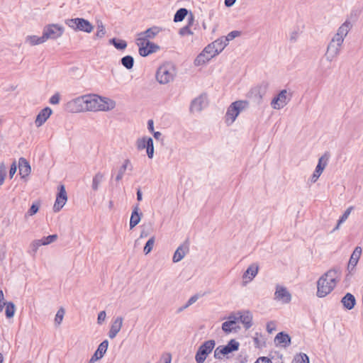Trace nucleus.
Masks as SVG:
<instances>
[{"label":"nucleus","instance_id":"nucleus-1","mask_svg":"<svg viewBox=\"0 0 363 363\" xmlns=\"http://www.w3.org/2000/svg\"><path fill=\"white\" fill-rule=\"evenodd\" d=\"M102 97L96 94H86L77 97L66 104L65 110L70 113L98 111Z\"/></svg>","mask_w":363,"mask_h":363},{"label":"nucleus","instance_id":"nucleus-2","mask_svg":"<svg viewBox=\"0 0 363 363\" xmlns=\"http://www.w3.org/2000/svg\"><path fill=\"white\" fill-rule=\"evenodd\" d=\"M176 74L174 65L172 62H167L157 68L155 77L160 84H167L174 80Z\"/></svg>","mask_w":363,"mask_h":363},{"label":"nucleus","instance_id":"nucleus-3","mask_svg":"<svg viewBox=\"0 0 363 363\" xmlns=\"http://www.w3.org/2000/svg\"><path fill=\"white\" fill-rule=\"evenodd\" d=\"M248 101L245 100H238L233 102L227 109L225 116L226 121L230 120V124H232L240 112L248 107Z\"/></svg>","mask_w":363,"mask_h":363},{"label":"nucleus","instance_id":"nucleus-4","mask_svg":"<svg viewBox=\"0 0 363 363\" xmlns=\"http://www.w3.org/2000/svg\"><path fill=\"white\" fill-rule=\"evenodd\" d=\"M65 23L76 31L90 33L94 29V26L88 20L83 18H68L65 20Z\"/></svg>","mask_w":363,"mask_h":363},{"label":"nucleus","instance_id":"nucleus-5","mask_svg":"<svg viewBox=\"0 0 363 363\" xmlns=\"http://www.w3.org/2000/svg\"><path fill=\"white\" fill-rule=\"evenodd\" d=\"M240 343L235 339L229 340L225 345H220L214 350V358L216 359H222L224 357L230 353L236 352L239 350Z\"/></svg>","mask_w":363,"mask_h":363},{"label":"nucleus","instance_id":"nucleus-6","mask_svg":"<svg viewBox=\"0 0 363 363\" xmlns=\"http://www.w3.org/2000/svg\"><path fill=\"white\" fill-rule=\"evenodd\" d=\"M215 346L216 341L214 340H208L203 342L198 348L195 355L196 363H203Z\"/></svg>","mask_w":363,"mask_h":363},{"label":"nucleus","instance_id":"nucleus-7","mask_svg":"<svg viewBox=\"0 0 363 363\" xmlns=\"http://www.w3.org/2000/svg\"><path fill=\"white\" fill-rule=\"evenodd\" d=\"M269 84L267 82H262L259 84L252 87L247 96L255 104L259 105L262 103L263 96L266 94Z\"/></svg>","mask_w":363,"mask_h":363},{"label":"nucleus","instance_id":"nucleus-8","mask_svg":"<svg viewBox=\"0 0 363 363\" xmlns=\"http://www.w3.org/2000/svg\"><path fill=\"white\" fill-rule=\"evenodd\" d=\"M65 28L59 24H48L44 27L43 35L45 41L48 39L55 40L64 33Z\"/></svg>","mask_w":363,"mask_h":363},{"label":"nucleus","instance_id":"nucleus-9","mask_svg":"<svg viewBox=\"0 0 363 363\" xmlns=\"http://www.w3.org/2000/svg\"><path fill=\"white\" fill-rule=\"evenodd\" d=\"M138 52L140 56L147 57L160 50V47L151 41H137Z\"/></svg>","mask_w":363,"mask_h":363},{"label":"nucleus","instance_id":"nucleus-10","mask_svg":"<svg viewBox=\"0 0 363 363\" xmlns=\"http://www.w3.org/2000/svg\"><path fill=\"white\" fill-rule=\"evenodd\" d=\"M136 147L138 150L146 149L148 158L152 159L154 157L153 140L150 137L144 136L136 141Z\"/></svg>","mask_w":363,"mask_h":363},{"label":"nucleus","instance_id":"nucleus-11","mask_svg":"<svg viewBox=\"0 0 363 363\" xmlns=\"http://www.w3.org/2000/svg\"><path fill=\"white\" fill-rule=\"evenodd\" d=\"M335 287V284H332L330 281L325 279L323 277H320L317 281V296L323 298L329 294Z\"/></svg>","mask_w":363,"mask_h":363},{"label":"nucleus","instance_id":"nucleus-12","mask_svg":"<svg viewBox=\"0 0 363 363\" xmlns=\"http://www.w3.org/2000/svg\"><path fill=\"white\" fill-rule=\"evenodd\" d=\"M290 100L291 96L288 97L286 89H282L272 99L271 106L274 109L279 110L285 106Z\"/></svg>","mask_w":363,"mask_h":363},{"label":"nucleus","instance_id":"nucleus-13","mask_svg":"<svg viewBox=\"0 0 363 363\" xmlns=\"http://www.w3.org/2000/svg\"><path fill=\"white\" fill-rule=\"evenodd\" d=\"M67 201V195L65 187L63 184H61L57 188L56 199L53 206V211L55 213L59 212L63 208Z\"/></svg>","mask_w":363,"mask_h":363},{"label":"nucleus","instance_id":"nucleus-14","mask_svg":"<svg viewBox=\"0 0 363 363\" xmlns=\"http://www.w3.org/2000/svg\"><path fill=\"white\" fill-rule=\"evenodd\" d=\"M342 43L340 38H333L327 48V57L330 58V60H332L333 58L339 55Z\"/></svg>","mask_w":363,"mask_h":363},{"label":"nucleus","instance_id":"nucleus-15","mask_svg":"<svg viewBox=\"0 0 363 363\" xmlns=\"http://www.w3.org/2000/svg\"><path fill=\"white\" fill-rule=\"evenodd\" d=\"M189 251V240L186 239L180 245L174 253L172 261L174 263L180 262Z\"/></svg>","mask_w":363,"mask_h":363},{"label":"nucleus","instance_id":"nucleus-16","mask_svg":"<svg viewBox=\"0 0 363 363\" xmlns=\"http://www.w3.org/2000/svg\"><path fill=\"white\" fill-rule=\"evenodd\" d=\"M274 299L288 303L291 300V296L286 287L277 285L276 291L274 293Z\"/></svg>","mask_w":363,"mask_h":363},{"label":"nucleus","instance_id":"nucleus-17","mask_svg":"<svg viewBox=\"0 0 363 363\" xmlns=\"http://www.w3.org/2000/svg\"><path fill=\"white\" fill-rule=\"evenodd\" d=\"M236 315H238V322H240L243 324L245 330H248L250 328L253 324L252 323V315L249 311H238L236 313Z\"/></svg>","mask_w":363,"mask_h":363},{"label":"nucleus","instance_id":"nucleus-18","mask_svg":"<svg viewBox=\"0 0 363 363\" xmlns=\"http://www.w3.org/2000/svg\"><path fill=\"white\" fill-rule=\"evenodd\" d=\"M342 271L340 267H335L333 269H329L328 272L324 273L321 277H323L325 279L330 281L332 284L336 286L337 282L340 280L341 277Z\"/></svg>","mask_w":363,"mask_h":363},{"label":"nucleus","instance_id":"nucleus-19","mask_svg":"<svg viewBox=\"0 0 363 363\" xmlns=\"http://www.w3.org/2000/svg\"><path fill=\"white\" fill-rule=\"evenodd\" d=\"M52 113V111L50 107L47 106L43 108L36 116L35 120V124L36 127L39 128L42 126L50 118Z\"/></svg>","mask_w":363,"mask_h":363},{"label":"nucleus","instance_id":"nucleus-20","mask_svg":"<svg viewBox=\"0 0 363 363\" xmlns=\"http://www.w3.org/2000/svg\"><path fill=\"white\" fill-rule=\"evenodd\" d=\"M160 29L159 27L152 26L147 28L143 32L138 34V37L136 39L137 41H150L149 39L154 38L156 35L160 32Z\"/></svg>","mask_w":363,"mask_h":363},{"label":"nucleus","instance_id":"nucleus-21","mask_svg":"<svg viewBox=\"0 0 363 363\" xmlns=\"http://www.w3.org/2000/svg\"><path fill=\"white\" fill-rule=\"evenodd\" d=\"M108 347V340H103L98 346L96 350L94 352L91 357V362H95L97 360L101 359L106 354Z\"/></svg>","mask_w":363,"mask_h":363},{"label":"nucleus","instance_id":"nucleus-22","mask_svg":"<svg viewBox=\"0 0 363 363\" xmlns=\"http://www.w3.org/2000/svg\"><path fill=\"white\" fill-rule=\"evenodd\" d=\"M361 254H362V248L359 246H357L354 248L353 252L352 253L350 260H349V262H348L347 270H348L349 273H351L354 269L355 267L357 266V264L359 262Z\"/></svg>","mask_w":363,"mask_h":363},{"label":"nucleus","instance_id":"nucleus-23","mask_svg":"<svg viewBox=\"0 0 363 363\" xmlns=\"http://www.w3.org/2000/svg\"><path fill=\"white\" fill-rule=\"evenodd\" d=\"M19 174L21 179H26L31 172V167L29 162L24 157H20L18 160Z\"/></svg>","mask_w":363,"mask_h":363},{"label":"nucleus","instance_id":"nucleus-24","mask_svg":"<svg viewBox=\"0 0 363 363\" xmlns=\"http://www.w3.org/2000/svg\"><path fill=\"white\" fill-rule=\"evenodd\" d=\"M340 302L342 304L343 308L347 311L353 309L357 303L354 296L350 292L345 294V295L341 298Z\"/></svg>","mask_w":363,"mask_h":363},{"label":"nucleus","instance_id":"nucleus-25","mask_svg":"<svg viewBox=\"0 0 363 363\" xmlns=\"http://www.w3.org/2000/svg\"><path fill=\"white\" fill-rule=\"evenodd\" d=\"M276 345H280L284 347H288L291 343V337L286 333L281 331L277 334L274 338Z\"/></svg>","mask_w":363,"mask_h":363},{"label":"nucleus","instance_id":"nucleus-26","mask_svg":"<svg viewBox=\"0 0 363 363\" xmlns=\"http://www.w3.org/2000/svg\"><path fill=\"white\" fill-rule=\"evenodd\" d=\"M143 213L140 212L139 206L136 204L132 211L130 218V229L132 230L135 227L141 220Z\"/></svg>","mask_w":363,"mask_h":363},{"label":"nucleus","instance_id":"nucleus-27","mask_svg":"<svg viewBox=\"0 0 363 363\" xmlns=\"http://www.w3.org/2000/svg\"><path fill=\"white\" fill-rule=\"evenodd\" d=\"M352 28V24L349 21H346L337 29V33L334 35L335 38H340L341 42L343 43L344 38L347 35L348 32Z\"/></svg>","mask_w":363,"mask_h":363},{"label":"nucleus","instance_id":"nucleus-28","mask_svg":"<svg viewBox=\"0 0 363 363\" xmlns=\"http://www.w3.org/2000/svg\"><path fill=\"white\" fill-rule=\"evenodd\" d=\"M99 105L100 107H99L98 111H107L115 108L116 102L108 98L102 97V101L99 102Z\"/></svg>","mask_w":363,"mask_h":363},{"label":"nucleus","instance_id":"nucleus-29","mask_svg":"<svg viewBox=\"0 0 363 363\" xmlns=\"http://www.w3.org/2000/svg\"><path fill=\"white\" fill-rule=\"evenodd\" d=\"M204 96L203 95H200L199 96L194 99L190 105V111L191 112H199L203 109V103H204Z\"/></svg>","mask_w":363,"mask_h":363},{"label":"nucleus","instance_id":"nucleus-30","mask_svg":"<svg viewBox=\"0 0 363 363\" xmlns=\"http://www.w3.org/2000/svg\"><path fill=\"white\" fill-rule=\"evenodd\" d=\"M258 271H259L258 264L253 263L247 267V269L243 274L242 278L248 279L249 281H252L257 274Z\"/></svg>","mask_w":363,"mask_h":363},{"label":"nucleus","instance_id":"nucleus-31","mask_svg":"<svg viewBox=\"0 0 363 363\" xmlns=\"http://www.w3.org/2000/svg\"><path fill=\"white\" fill-rule=\"evenodd\" d=\"M330 157V154L329 152H325L319 159L318 162V164L315 167V169L317 171H319L320 172H323L325 169V167L328 164V162L329 161Z\"/></svg>","mask_w":363,"mask_h":363},{"label":"nucleus","instance_id":"nucleus-32","mask_svg":"<svg viewBox=\"0 0 363 363\" xmlns=\"http://www.w3.org/2000/svg\"><path fill=\"white\" fill-rule=\"evenodd\" d=\"M109 44L114 46L118 50H123L127 48V42L125 40L113 38L109 40Z\"/></svg>","mask_w":363,"mask_h":363},{"label":"nucleus","instance_id":"nucleus-33","mask_svg":"<svg viewBox=\"0 0 363 363\" xmlns=\"http://www.w3.org/2000/svg\"><path fill=\"white\" fill-rule=\"evenodd\" d=\"M129 167V169L132 170L133 167L130 164V161L128 159L125 160L122 166L119 168L118 174L116 177V181L119 182L122 179L123 174L126 170V169Z\"/></svg>","mask_w":363,"mask_h":363},{"label":"nucleus","instance_id":"nucleus-34","mask_svg":"<svg viewBox=\"0 0 363 363\" xmlns=\"http://www.w3.org/2000/svg\"><path fill=\"white\" fill-rule=\"evenodd\" d=\"M224 39H225V37L222 36L212 43L213 46L215 47L218 54L220 53L228 44V42L225 41Z\"/></svg>","mask_w":363,"mask_h":363},{"label":"nucleus","instance_id":"nucleus-35","mask_svg":"<svg viewBox=\"0 0 363 363\" xmlns=\"http://www.w3.org/2000/svg\"><path fill=\"white\" fill-rule=\"evenodd\" d=\"M205 54L206 53L203 52L202 50L201 52L197 55L194 62L195 66L203 65L213 58V55H208V57H205Z\"/></svg>","mask_w":363,"mask_h":363},{"label":"nucleus","instance_id":"nucleus-36","mask_svg":"<svg viewBox=\"0 0 363 363\" xmlns=\"http://www.w3.org/2000/svg\"><path fill=\"white\" fill-rule=\"evenodd\" d=\"M189 14V10L186 8H180L179 9L174 16V21L175 23L182 21L186 16Z\"/></svg>","mask_w":363,"mask_h":363},{"label":"nucleus","instance_id":"nucleus-37","mask_svg":"<svg viewBox=\"0 0 363 363\" xmlns=\"http://www.w3.org/2000/svg\"><path fill=\"white\" fill-rule=\"evenodd\" d=\"M134 58L131 55H125L121 59V64L127 69H133L134 66Z\"/></svg>","mask_w":363,"mask_h":363},{"label":"nucleus","instance_id":"nucleus-38","mask_svg":"<svg viewBox=\"0 0 363 363\" xmlns=\"http://www.w3.org/2000/svg\"><path fill=\"white\" fill-rule=\"evenodd\" d=\"M26 41L28 42L30 45H36L45 43V40L43 35L40 37L37 35H28Z\"/></svg>","mask_w":363,"mask_h":363},{"label":"nucleus","instance_id":"nucleus-39","mask_svg":"<svg viewBox=\"0 0 363 363\" xmlns=\"http://www.w3.org/2000/svg\"><path fill=\"white\" fill-rule=\"evenodd\" d=\"M15 312H16L15 304L11 301L6 302V311H5L6 317L9 319L13 318L14 316Z\"/></svg>","mask_w":363,"mask_h":363},{"label":"nucleus","instance_id":"nucleus-40","mask_svg":"<svg viewBox=\"0 0 363 363\" xmlns=\"http://www.w3.org/2000/svg\"><path fill=\"white\" fill-rule=\"evenodd\" d=\"M104 178V174L101 172H98L95 174L92 179L91 188L94 191H97L99 185Z\"/></svg>","mask_w":363,"mask_h":363},{"label":"nucleus","instance_id":"nucleus-41","mask_svg":"<svg viewBox=\"0 0 363 363\" xmlns=\"http://www.w3.org/2000/svg\"><path fill=\"white\" fill-rule=\"evenodd\" d=\"M123 318L122 317H117L115 318L111 325L110 329L116 331L118 333V332L121 330L122 325H123Z\"/></svg>","mask_w":363,"mask_h":363},{"label":"nucleus","instance_id":"nucleus-42","mask_svg":"<svg viewBox=\"0 0 363 363\" xmlns=\"http://www.w3.org/2000/svg\"><path fill=\"white\" fill-rule=\"evenodd\" d=\"M57 238L58 236L57 234H52L49 235L48 236H44L39 240H40L41 244H43V245H47L57 240Z\"/></svg>","mask_w":363,"mask_h":363},{"label":"nucleus","instance_id":"nucleus-43","mask_svg":"<svg viewBox=\"0 0 363 363\" xmlns=\"http://www.w3.org/2000/svg\"><path fill=\"white\" fill-rule=\"evenodd\" d=\"M43 244H41V242L40 240H35L32 242V243L30 245V250L28 252L32 255L35 256V253L37 252L39 247L42 246Z\"/></svg>","mask_w":363,"mask_h":363},{"label":"nucleus","instance_id":"nucleus-44","mask_svg":"<svg viewBox=\"0 0 363 363\" xmlns=\"http://www.w3.org/2000/svg\"><path fill=\"white\" fill-rule=\"evenodd\" d=\"M293 362H295L296 363H309V357L305 353H299L298 354H296Z\"/></svg>","mask_w":363,"mask_h":363},{"label":"nucleus","instance_id":"nucleus-45","mask_svg":"<svg viewBox=\"0 0 363 363\" xmlns=\"http://www.w3.org/2000/svg\"><path fill=\"white\" fill-rule=\"evenodd\" d=\"M155 240V239L154 236L148 239L143 248L145 255H147L152 251L154 246Z\"/></svg>","mask_w":363,"mask_h":363},{"label":"nucleus","instance_id":"nucleus-46","mask_svg":"<svg viewBox=\"0 0 363 363\" xmlns=\"http://www.w3.org/2000/svg\"><path fill=\"white\" fill-rule=\"evenodd\" d=\"M203 52L208 54V55H213V57L218 55V52L215 49V47L213 46L212 43L204 48Z\"/></svg>","mask_w":363,"mask_h":363},{"label":"nucleus","instance_id":"nucleus-47","mask_svg":"<svg viewBox=\"0 0 363 363\" xmlns=\"http://www.w3.org/2000/svg\"><path fill=\"white\" fill-rule=\"evenodd\" d=\"M40 208V203L38 202H34L32 203L29 209L28 210L26 216H32L38 213Z\"/></svg>","mask_w":363,"mask_h":363},{"label":"nucleus","instance_id":"nucleus-48","mask_svg":"<svg viewBox=\"0 0 363 363\" xmlns=\"http://www.w3.org/2000/svg\"><path fill=\"white\" fill-rule=\"evenodd\" d=\"M64 315H65V310L63 308H60L57 311V313L55 315V323L56 325H60L62 320H63V318H64Z\"/></svg>","mask_w":363,"mask_h":363},{"label":"nucleus","instance_id":"nucleus-49","mask_svg":"<svg viewBox=\"0 0 363 363\" xmlns=\"http://www.w3.org/2000/svg\"><path fill=\"white\" fill-rule=\"evenodd\" d=\"M354 209V206H350L347 210L344 212V213L338 219V225L344 223L348 216H350L351 211Z\"/></svg>","mask_w":363,"mask_h":363},{"label":"nucleus","instance_id":"nucleus-50","mask_svg":"<svg viewBox=\"0 0 363 363\" xmlns=\"http://www.w3.org/2000/svg\"><path fill=\"white\" fill-rule=\"evenodd\" d=\"M106 34V30L103 25V23L101 22L100 24L97 25V30L95 33V37L97 38H102Z\"/></svg>","mask_w":363,"mask_h":363},{"label":"nucleus","instance_id":"nucleus-51","mask_svg":"<svg viewBox=\"0 0 363 363\" xmlns=\"http://www.w3.org/2000/svg\"><path fill=\"white\" fill-rule=\"evenodd\" d=\"M233 325L229 320H226L222 323L221 328L224 333L229 334L233 330Z\"/></svg>","mask_w":363,"mask_h":363},{"label":"nucleus","instance_id":"nucleus-52","mask_svg":"<svg viewBox=\"0 0 363 363\" xmlns=\"http://www.w3.org/2000/svg\"><path fill=\"white\" fill-rule=\"evenodd\" d=\"M241 35V31L239 30H233L230 32L226 36H224L225 41L229 42L230 40H233L235 38L238 37Z\"/></svg>","mask_w":363,"mask_h":363},{"label":"nucleus","instance_id":"nucleus-53","mask_svg":"<svg viewBox=\"0 0 363 363\" xmlns=\"http://www.w3.org/2000/svg\"><path fill=\"white\" fill-rule=\"evenodd\" d=\"M190 27L191 26H189L187 25L182 27V28L179 29V34L182 36L186 35H192L193 32L190 29Z\"/></svg>","mask_w":363,"mask_h":363},{"label":"nucleus","instance_id":"nucleus-54","mask_svg":"<svg viewBox=\"0 0 363 363\" xmlns=\"http://www.w3.org/2000/svg\"><path fill=\"white\" fill-rule=\"evenodd\" d=\"M60 99V94L56 93L50 98L49 102L51 104L56 105V104H59Z\"/></svg>","mask_w":363,"mask_h":363},{"label":"nucleus","instance_id":"nucleus-55","mask_svg":"<svg viewBox=\"0 0 363 363\" xmlns=\"http://www.w3.org/2000/svg\"><path fill=\"white\" fill-rule=\"evenodd\" d=\"M7 175V169L5 164L1 162L0 164V178L6 179Z\"/></svg>","mask_w":363,"mask_h":363},{"label":"nucleus","instance_id":"nucleus-56","mask_svg":"<svg viewBox=\"0 0 363 363\" xmlns=\"http://www.w3.org/2000/svg\"><path fill=\"white\" fill-rule=\"evenodd\" d=\"M17 170L16 162L14 160L11 164L9 169V178L12 179Z\"/></svg>","mask_w":363,"mask_h":363},{"label":"nucleus","instance_id":"nucleus-57","mask_svg":"<svg viewBox=\"0 0 363 363\" xmlns=\"http://www.w3.org/2000/svg\"><path fill=\"white\" fill-rule=\"evenodd\" d=\"M106 314L104 311H100L97 317V323L101 325L106 318Z\"/></svg>","mask_w":363,"mask_h":363},{"label":"nucleus","instance_id":"nucleus-58","mask_svg":"<svg viewBox=\"0 0 363 363\" xmlns=\"http://www.w3.org/2000/svg\"><path fill=\"white\" fill-rule=\"evenodd\" d=\"M323 172H320L319 171H317L315 169L313 173V174L311 175V183H315L318 179V178L320 177V176L321 175Z\"/></svg>","mask_w":363,"mask_h":363},{"label":"nucleus","instance_id":"nucleus-59","mask_svg":"<svg viewBox=\"0 0 363 363\" xmlns=\"http://www.w3.org/2000/svg\"><path fill=\"white\" fill-rule=\"evenodd\" d=\"M227 320H229L232 325H235L238 322V315L233 313L228 317Z\"/></svg>","mask_w":363,"mask_h":363},{"label":"nucleus","instance_id":"nucleus-60","mask_svg":"<svg viewBox=\"0 0 363 363\" xmlns=\"http://www.w3.org/2000/svg\"><path fill=\"white\" fill-rule=\"evenodd\" d=\"M255 335L256 336L253 337L255 346V347L260 348L264 345V342L261 343V341L259 340V337H257L258 333H256Z\"/></svg>","mask_w":363,"mask_h":363},{"label":"nucleus","instance_id":"nucleus-61","mask_svg":"<svg viewBox=\"0 0 363 363\" xmlns=\"http://www.w3.org/2000/svg\"><path fill=\"white\" fill-rule=\"evenodd\" d=\"M187 16V26H191L194 22V16L191 11H189Z\"/></svg>","mask_w":363,"mask_h":363},{"label":"nucleus","instance_id":"nucleus-62","mask_svg":"<svg viewBox=\"0 0 363 363\" xmlns=\"http://www.w3.org/2000/svg\"><path fill=\"white\" fill-rule=\"evenodd\" d=\"M276 330L275 324L274 322L270 321L267 323V330L269 333H272L274 330Z\"/></svg>","mask_w":363,"mask_h":363},{"label":"nucleus","instance_id":"nucleus-63","mask_svg":"<svg viewBox=\"0 0 363 363\" xmlns=\"http://www.w3.org/2000/svg\"><path fill=\"white\" fill-rule=\"evenodd\" d=\"M199 298V296L197 294L192 296L188 301L186 303V306H190L193 303H194Z\"/></svg>","mask_w":363,"mask_h":363},{"label":"nucleus","instance_id":"nucleus-64","mask_svg":"<svg viewBox=\"0 0 363 363\" xmlns=\"http://www.w3.org/2000/svg\"><path fill=\"white\" fill-rule=\"evenodd\" d=\"M255 362L259 363H272L271 359L267 357H260Z\"/></svg>","mask_w":363,"mask_h":363}]
</instances>
